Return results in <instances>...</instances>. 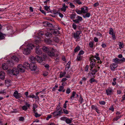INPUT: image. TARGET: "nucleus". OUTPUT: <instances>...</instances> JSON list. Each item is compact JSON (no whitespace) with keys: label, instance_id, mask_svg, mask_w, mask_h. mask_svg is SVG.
Wrapping results in <instances>:
<instances>
[{"label":"nucleus","instance_id":"1","mask_svg":"<svg viewBox=\"0 0 125 125\" xmlns=\"http://www.w3.org/2000/svg\"><path fill=\"white\" fill-rule=\"evenodd\" d=\"M34 47V45L32 44L29 43L28 45L26 48L24 49L23 51L24 54L28 55L30 54L31 52V50Z\"/></svg>","mask_w":125,"mask_h":125},{"label":"nucleus","instance_id":"2","mask_svg":"<svg viewBox=\"0 0 125 125\" xmlns=\"http://www.w3.org/2000/svg\"><path fill=\"white\" fill-rule=\"evenodd\" d=\"M82 20V17L78 16H77V19L75 20H73V21L75 22V23H73V25L72 26L73 28L75 30L77 28V26L75 23H79Z\"/></svg>","mask_w":125,"mask_h":125},{"label":"nucleus","instance_id":"3","mask_svg":"<svg viewBox=\"0 0 125 125\" xmlns=\"http://www.w3.org/2000/svg\"><path fill=\"white\" fill-rule=\"evenodd\" d=\"M56 50L53 48L49 47V49L48 52V54L50 57L54 56L55 55V52Z\"/></svg>","mask_w":125,"mask_h":125},{"label":"nucleus","instance_id":"4","mask_svg":"<svg viewBox=\"0 0 125 125\" xmlns=\"http://www.w3.org/2000/svg\"><path fill=\"white\" fill-rule=\"evenodd\" d=\"M118 66L117 64L116 63H113L110 64V68L112 71H114Z\"/></svg>","mask_w":125,"mask_h":125},{"label":"nucleus","instance_id":"5","mask_svg":"<svg viewBox=\"0 0 125 125\" xmlns=\"http://www.w3.org/2000/svg\"><path fill=\"white\" fill-rule=\"evenodd\" d=\"M81 33V32L80 31H77L76 33L73 34V37L75 39H79L80 37V35Z\"/></svg>","mask_w":125,"mask_h":125},{"label":"nucleus","instance_id":"6","mask_svg":"<svg viewBox=\"0 0 125 125\" xmlns=\"http://www.w3.org/2000/svg\"><path fill=\"white\" fill-rule=\"evenodd\" d=\"M18 69L21 72H24L25 71V69L22 65L19 64L17 66Z\"/></svg>","mask_w":125,"mask_h":125},{"label":"nucleus","instance_id":"7","mask_svg":"<svg viewBox=\"0 0 125 125\" xmlns=\"http://www.w3.org/2000/svg\"><path fill=\"white\" fill-rule=\"evenodd\" d=\"M29 68L31 71H35L37 68L36 64L34 62H32L30 64Z\"/></svg>","mask_w":125,"mask_h":125},{"label":"nucleus","instance_id":"8","mask_svg":"<svg viewBox=\"0 0 125 125\" xmlns=\"http://www.w3.org/2000/svg\"><path fill=\"white\" fill-rule=\"evenodd\" d=\"M13 96L16 99L20 98L21 96V95L17 91H15L13 94Z\"/></svg>","mask_w":125,"mask_h":125},{"label":"nucleus","instance_id":"9","mask_svg":"<svg viewBox=\"0 0 125 125\" xmlns=\"http://www.w3.org/2000/svg\"><path fill=\"white\" fill-rule=\"evenodd\" d=\"M11 63V62H9V63L8 64L6 63H3L2 66V68L4 70H7L8 68V66H10V64ZM11 63H12V62Z\"/></svg>","mask_w":125,"mask_h":125},{"label":"nucleus","instance_id":"10","mask_svg":"<svg viewBox=\"0 0 125 125\" xmlns=\"http://www.w3.org/2000/svg\"><path fill=\"white\" fill-rule=\"evenodd\" d=\"M19 72V71L16 68H14L12 69V73L13 75H16L18 74Z\"/></svg>","mask_w":125,"mask_h":125},{"label":"nucleus","instance_id":"11","mask_svg":"<svg viewBox=\"0 0 125 125\" xmlns=\"http://www.w3.org/2000/svg\"><path fill=\"white\" fill-rule=\"evenodd\" d=\"M96 60L95 59H93L91 60L90 62L91 64L90 66L91 68L93 69L95 64V62Z\"/></svg>","mask_w":125,"mask_h":125},{"label":"nucleus","instance_id":"12","mask_svg":"<svg viewBox=\"0 0 125 125\" xmlns=\"http://www.w3.org/2000/svg\"><path fill=\"white\" fill-rule=\"evenodd\" d=\"M36 54L39 55H40L42 53V51L41 50H40L39 49V45H38L36 46Z\"/></svg>","mask_w":125,"mask_h":125},{"label":"nucleus","instance_id":"13","mask_svg":"<svg viewBox=\"0 0 125 125\" xmlns=\"http://www.w3.org/2000/svg\"><path fill=\"white\" fill-rule=\"evenodd\" d=\"M82 13H85L88 12V7H83L81 8Z\"/></svg>","mask_w":125,"mask_h":125},{"label":"nucleus","instance_id":"14","mask_svg":"<svg viewBox=\"0 0 125 125\" xmlns=\"http://www.w3.org/2000/svg\"><path fill=\"white\" fill-rule=\"evenodd\" d=\"M112 89L110 88H108L106 90V94L107 95H111L112 93Z\"/></svg>","mask_w":125,"mask_h":125},{"label":"nucleus","instance_id":"15","mask_svg":"<svg viewBox=\"0 0 125 125\" xmlns=\"http://www.w3.org/2000/svg\"><path fill=\"white\" fill-rule=\"evenodd\" d=\"M35 60L40 63L42 61V58L41 57H40L38 55L36 56L35 57Z\"/></svg>","mask_w":125,"mask_h":125},{"label":"nucleus","instance_id":"16","mask_svg":"<svg viewBox=\"0 0 125 125\" xmlns=\"http://www.w3.org/2000/svg\"><path fill=\"white\" fill-rule=\"evenodd\" d=\"M42 49L44 52L48 53L49 49V47L48 48L46 46H44L42 48Z\"/></svg>","mask_w":125,"mask_h":125},{"label":"nucleus","instance_id":"17","mask_svg":"<svg viewBox=\"0 0 125 125\" xmlns=\"http://www.w3.org/2000/svg\"><path fill=\"white\" fill-rule=\"evenodd\" d=\"M23 66L25 69H28V68H29L30 64H29L28 62H25L24 63Z\"/></svg>","mask_w":125,"mask_h":125},{"label":"nucleus","instance_id":"18","mask_svg":"<svg viewBox=\"0 0 125 125\" xmlns=\"http://www.w3.org/2000/svg\"><path fill=\"white\" fill-rule=\"evenodd\" d=\"M54 31L53 32V34L55 36H57L60 34V31L57 29H53Z\"/></svg>","mask_w":125,"mask_h":125},{"label":"nucleus","instance_id":"19","mask_svg":"<svg viewBox=\"0 0 125 125\" xmlns=\"http://www.w3.org/2000/svg\"><path fill=\"white\" fill-rule=\"evenodd\" d=\"M12 59L15 62H18L19 61V59L18 58L15 56H13L11 57Z\"/></svg>","mask_w":125,"mask_h":125},{"label":"nucleus","instance_id":"20","mask_svg":"<svg viewBox=\"0 0 125 125\" xmlns=\"http://www.w3.org/2000/svg\"><path fill=\"white\" fill-rule=\"evenodd\" d=\"M5 76L4 73L3 71L0 72V78L1 79L3 80Z\"/></svg>","mask_w":125,"mask_h":125},{"label":"nucleus","instance_id":"21","mask_svg":"<svg viewBox=\"0 0 125 125\" xmlns=\"http://www.w3.org/2000/svg\"><path fill=\"white\" fill-rule=\"evenodd\" d=\"M62 7L61 8V11L65 12L66 10V8H68V6L65 5V3L63 4L62 5Z\"/></svg>","mask_w":125,"mask_h":125},{"label":"nucleus","instance_id":"22","mask_svg":"<svg viewBox=\"0 0 125 125\" xmlns=\"http://www.w3.org/2000/svg\"><path fill=\"white\" fill-rule=\"evenodd\" d=\"M73 119L71 118L70 119H69L67 117V118H66L65 120L66 122L68 124L71 123L72 122Z\"/></svg>","mask_w":125,"mask_h":125},{"label":"nucleus","instance_id":"23","mask_svg":"<svg viewBox=\"0 0 125 125\" xmlns=\"http://www.w3.org/2000/svg\"><path fill=\"white\" fill-rule=\"evenodd\" d=\"M44 41L47 44H51L52 43V41L51 40L48 39H46L44 40Z\"/></svg>","mask_w":125,"mask_h":125},{"label":"nucleus","instance_id":"24","mask_svg":"<svg viewBox=\"0 0 125 125\" xmlns=\"http://www.w3.org/2000/svg\"><path fill=\"white\" fill-rule=\"evenodd\" d=\"M45 35L46 37L47 38H50L52 37V34L50 32H47L45 33Z\"/></svg>","mask_w":125,"mask_h":125},{"label":"nucleus","instance_id":"25","mask_svg":"<svg viewBox=\"0 0 125 125\" xmlns=\"http://www.w3.org/2000/svg\"><path fill=\"white\" fill-rule=\"evenodd\" d=\"M113 61L114 62H115V63H117V64L118 63H120V59L117 58L114 59L113 60Z\"/></svg>","mask_w":125,"mask_h":125},{"label":"nucleus","instance_id":"26","mask_svg":"<svg viewBox=\"0 0 125 125\" xmlns=\"http://www.w3.org/2000/svg\"><path fill=\"white\" fill-rule=\"evenodd\" d=\"M75 94H76V92L75 91L73 92L72 95L71 96L70 99L72 100L74 98V96Z\"/></svg>","mask_w":125,"mask_h":125},{"label":"nucleus","instance_id":"27","mask_svg":"<svg viewBox=\"0 0 125 125\" xmlns=\"http://www.w3.org/2000/svg\"><path fill=\"white\" fill-rule=\"evenodd\" d=\"M119 48L120 49L123 48L124 46L123 43L121 42H120L118 43Z\"/></svg>","mask_w":125,"mask_h":125},{"label":"nucleus","instance_id":"28","mask_svg":"<svg viewBox=\"0 0 125 125\" xmlns=\"http://www.w3.org/2000/svg\"><path fill=\"white\" fill-rule=\"evenodd\" d=\"M41 40L40 39H37L34 42V47L35 46H35V44H36V45L37 44H38V43H39L40 42Z\"/></svg>","mask_w":125,"mask_h":125},{"label":"nucleus","instance_id":"29","mask_svg":"<svg viewBox=\"0 0 125 125\" xmlns=\"http://www.w3.org/2000/svg\"><path fill=\"white\" fill-rule=\"evenodd\" d=\"M99 54L98 53H96L95 55L94 56V57L96 58V59L98 60H100V58L99 57Z\"/></svg>","mask_w":125,"mask_h":125},{"label":"nucleus","instance_id":"30","mask_svg":"<svg viewBox=\"0 0 125 125\" xmlns=\"http://www.w3.org/2000/svg\"><path fill=\"white\" fill-rule=\"evenodd\" d=\"M53 40L56 42H58L59 41V39L58 37H54L53 39Z\"/></svg>","mask_w":125,"mask_h":125},{"label":"nucleus","instance_id":"31","mask_svg":"<svg viewBox=\"0 0 125 125\" xmlns=\"http://www.w3.org/2000/svg\"><path fill=\"white\" fill-rule=\"evenodd\" d=\"M76 14L75 13H72L70 15V18L71 19H74L75 18Z\"/></svg>","mask_w":125,"mask_h":125},{"label":"nucleus","instance_id":"32","mask_svg":"<svg viewBox=\"0 0 125 125\" xmlns=\"http://www.w3.org/2000/svg\"><path fill=\"white\" fill-rule=\"evenodd\" d=\"M86 13L85 16L83 15V17L84 18H85L86 17L88 18L90 16L91 14L90 13H88L87 12Z\"/></svg>","mask_w":125,"mask_h":125},{"label":"nucleus","instance_id":"33","mask_svg":"<svg viewBox=\"0 0 125 125\" xmlns=\"http://www.w3.org/2000/svg\"><path fill=\"white\" fill-rule=\"evenodd\" d=\"M82 56L78 55L77 57V60L78 61H80L82 59Z\"/></svg>","mask_w":125,"mask_h":125},{"label":"nucleus","instance_id":"34","mask_svg":"<svg viewBox=\"0 0 125 125\" xmlns=\"http://www.w3.org/2000/svg\"><path fill=\"white\" fill-rule=\"evenodd\" d=\"M80 48L79 46L76 47L74 50L75 52H76L78 51L80 49Z\"/></svg>","mask_w":125,"mask_h":125},{"label":"nucleus","instance_id":"35","mask_svg":"<svg viewBox=\"0 0 125 125\" xmlns=\"http://www.w3.org/2000/svg\"><path fill=\"white\" fill-rule=\"evenodd\" d=\"M97 70L96 69H94L92 70V72L93 73H91L92 75H94L97 72Z\"/></svg>","mask_w":125,"mask_h":125},{"label":"nucleus","instance_id":"36","mask_svg":"<svg viewBox=\"0 0 125 125\" xmlns=\"http://www.w3.org/2000/svg\"><path fill=\"white\" fill-rule=\"evenodd\" d=\"M109 33L110 34H114L113 30L112 28H110Z\"/></svg>","mask_w":125,"mask_h":125},{"label":"nucleus","instance_id":"37","mask_svg":"<svg viewBox=\"0 0 125 125\" xmlns=\"http://www.w3.org/2000/svg\"><path fill=\"white\" fill-rule=\"evenodd\" d=\"M74 2L77 3L79 5L81 4H82V2H81L80 0H73Z\"/></svg>","mask_w":125,"mask_h":125},{"label":"nucleus","instance_id":"38","mask_svg":"<svg viewBox=\"0 0 125 125\" xmlns=\"http://www.w3.org/2000/svg\"><path fill=\"white\" fill-rule=\"evenodd\" d=\"M38 35L40 36H41L44 34V33L42 31H41L37 33Z\"/></svg>","mask_w":125,"mask_h":125},{"label":"nucleus","instance_id":"39","mask_svg":"<svg viewBox=\"0 0 125 125\" xmlns=\"http://www.w3.org/2000/svg\"><path fill=\"white\" fill-rule=\"evenodd\" d=\"M42 7L40 6V7L39 10L42 13L44 14L45 15H46V13L43 10H42Z\"/></svg>","mask_w":125,"mask_h":125},{"label":"nucleus","instance_id":"40","mask_svg":"<svg viewBox=\"0 0 125 125\" xmlns=\"http://www.w3.org/2000/svg\"><path fill=\"white\" fill-rule=\"evenodd\" d=\"M75 11L78 14H80L82 13L81 11V10H80L78 9H76L75 10Z\"/></svg>","mask_w":125,"mask_h":125},{"label":"nucleus","instance_id":"41","mask_svg":"<svg viewBox=\"0 0 125 125\" xmlns=\"http://www.w3.org/2000/svg\"><path fill=\"white\" fill-rule=\"evenodd\" d=\"M89 45L90 48H92L94 46L93 43L92 42H90L89 43Z\"/></svg>","mask_w":125,"mask_h":125},{"label":"nucleus","instance_id":"42","mask_svg":"<svg viewBox=\"0 0 125 125\" xmlns=\"http://www.w3.org/2000/svg\"><path fill=\"white\" fill-rule=\"evenodd\" d=\"M120 63H122L124 62L125 61V58H123L121 59H120Z\"/></svg>","mask_w":125,"mask_h":125},{"label":"nucleus","instance_id":"43","mask_svg":"<svg viewBox=\"0 0 125 125\" xmlns=\"http://www.w3.org/2000/svg\"><path fill=\"white\" fill-rule=\"evenodd\" d=\"M35 97V96L34 94H31L28 97V98H34Z\"/></svg>","mask_w":125,"mask_h":125},{"label":"nucleus","instance_id":"44","mask_svg":"<svg viewBox=\"0 0 125 125\" xmlns=\"http://www.w3.org/2000/svg\"><path fill=\"white\" fill-rule=\"evenodd\" d=\"M34 116L36 117H38L41 116V115L37 113L36 112Z\"/></svg>","mask_w":125,"mask_h":125},{"label":"nucleus","instance_id":"45","mask_svg":"<svg viewBox=\"0 0 125 125\" xmlns=\"http://www.w3.org/2000/svg\"><path fill=\"white\" fill-rule=\"evenodd\" d=\"M61 110L62 111V109L61 107L59 105H58L56 107V110L57 111H60Z\"/></svg>","mask_w":125,"mask_h":125},{"label":"nucleus","instance_id":"46","mask_svg":"<svg viewBox=\"0 0 125 125\" xmlns=\"http://www.w3.org/2000/svg\"><path fill=\"white\" fill-rule=\"evenodd\" d=\"M64 75L62 72H60V78H62L64 77Z\"/></svg>","mask_w":125,"mask_h":125},{"label":"nucleus","instance_id":"47","mask_svg":"<svg viewBox=\"0 0 125 125\" xmlns=\"http://www.w3.org/2000/svg\"><path fill=\"white\" fill-rule=\"evenodd\" d=\"M64 87L62 86H60L59 87V89L58 90L59 92H61L62 91V90L63 89Z\"/></svg>","mask_w":125,"mask_h":125},{"label":"nucleus","instance_id":"48","mask_svg":"<svg viewBox=\"0 0 125 125\" xmlns=\"http://www.w3.org/2000/svg\"><path fill=\"white\" fill-rule=\"evenodd\" d=\"M58 114L59 116H60L61 115V113H62V110H60V111H57L56 110L55 111Z\"/></svg>","mask_w":125,"mask_h":125},{"label":"nucleus","instance_id":"49","mask_svg":"<svg viewBox=\"0 0 125 125\" xmlns=\"http://www.w3.org/2000/svg\"><path fill=\"white\" fill-rule=\"evenodd\" d=\"M22 108L23 110L25 111L27 110L28 107L24 105L22 107Z\"/></svg>","mask_w":125,"mask_h":125},{"label":"nucleus","instance_id":"50","mask_svg":"<svg viewBox=\"0 0 125 125\" xmlns=\"http://www.w3.org/2000/svg\"><path fill=\"white\" fill-rule=\"evenodd\" d=\"M24 118L23 117L21 116L20 117L19 120L21 121H23L24 120Z\"/></svg>","mask_w":125,"mask_h":125},{"label":"nucleus","instance_id":"51","mask_svg":"<svg viewBox=\"0 0 125 125\" xmlns=\"http://www.w3.org/2000/svg\"><path fill=\"white\" fill-rule=\"evenodd\" d=\"M84 53V52L83 51L81 50L80 51L78 54V55H81L83 54Z\"/></svg>","mask_w":125,"mask_h":125},{"label":"nucleus","instance_id":"52","mask_svg":"<svg viewBox=\"0 0 125 125\" xmlns=\"http://www.w3.org/2000/svg\"><path fill=\"white\" fill-rule=\"evenodd\" d=\"M48 22L47 21H45L43 22V24L45 26H48Z\"/></svg>","mask_w":125,"mask_h":125},{"label":"nucleus","instance_id":"53","mask_svg":"<svg viewBox=\"0 0 125 125\" xmlns=\"http://www.w3.org/2000/svg\"><path fill=\"white\" fill-rule=\"evenodd\" d=\"M52 114H53V115L54 117H56V116H59L58 114H57V113L55 111L53 112Z\"/></svg>","mask_w":125,"mask_h":125},{"label":"nucleus","instance_id":"54","mask_svg":"<svg viewBox=\"0 0 125 125\" xmlns=\"http://www.w3.org/2000/svg\"><path fill=\"white\" fill-rule=\"evenodd\" d=\"M89 81L91 83H92L94 82L95 79L94 78H92L89 80Z\"/></svg>","mask_w":125,"mask_h":125},{"label":"nucleus","instance_id":"55","mask_svg":"<svg viewBox=\"0 0 125 125\" xmlns=\"http://www.w3.org/2000/svg\"><path fill=\"white\" fill-rule=\"evenodd\" d=\"M66 93L67 94H69L70 92V88H67L66 91Z\"/></svg>","mask_w":125,"mask_h":125},{"label":"nucleus","instance_id":"56","mask_svg":"<svg viewBox=\"0 0 125 125\" xmlns=\"http://www.w3.org/2000/svg\"><path fill=\"white\" fill-rule=\"evenodd\" d=\"M64 113L65 114H68V111L66 109H64L63 110Z\"/></svg>","mask_w":125,"mask_h":125},{"label":"nucleus","instance_id":"57","mask_svg":"<svg viewBox=\"0 0 125 125\" xmlns=\"http://www.w3.org/2000/svg\"><path fill=\"white\" fill-rule=\"evenodd\" d=\"M91 108L92 109L95 110L97 108L96 106L94 105H92L91 106Z\"/></svg>","mask_w":125,"mask_h":125},{"label":"nucleus","instance_id":"58","mask_svg":"<svg viewBox=\"0 0 125 125\" xmlns=\"http://www.w3.org/2000/svg\"><path fill=\"white\" fill-rule=\"evenodd\" d=\"M59 58H57L55 60V62L56 64H57L59 62Z\"/></svg>","mask_w":125,"mask_h":125},{"label":"nucleus","instance_id":"59","mask_svg":"<svg viewBox=\"0 0 125 125\" xmlns=\"http://www.w3.org/2000/svg\"><path fill=\"white\" fill-rule=\"evenodd\" d=\"M99 5L98 2H97L94 4L93 5L94 7H96Z\"/></svg>","mask_w":125,"mask_h":125},{"label":"nucleus","instance_id":"60","mask_svg":"<svg viewBox=\"0 0 125 125\" xmlns=\"http://www.w3.org/2000/svg\"><path fill=\"white\" fill-rule=\"evenodd\" d=\"M66 118H67V117H61V120L65 121L66 120Z\"/></svg>","mask_w":125,"mask_h":125},{"label":"nucleus","instance_id":"61","mask_svg":"<svg viewBox=\"0 0 125 125\" xmlns=\"http://www.w3.org/2000/svg\"><path fill=\"white\" fill-rule=\"evenodd\" d=\"M48 26H49L50 27H52L53 28H54V26H53L52 25L51 23H50L48 22Z\"/></svg>","mask_w":125,"mask_h":125},{"label":"nucleus","instance_id":"62","mask_svg":"<svg viewBox=\"0 0 125 125\" xmlns=\"http://www.w3.org/2000/svg\"><path fill=\"white\" fill-rule=\"evenodd\" d=\"M112 35V39L113 40H115L116 39V38L115 36V34H111Z\"/></svg>","mask_w":125,"mask_h":125},{"label":"nucleus","instance_id":"63","mask_svg":"<svg viewBox=\"0 0 125 125\" xmlns=\"http://www.w3.org/2000/svg\"><path fill=\"white\" fill-rule=\"evenodd\" d=\"M70 65H69V64H66V65L65 66V70L67 68L68 69H69L70 68Z\"/></svg>","mask_w":125,"mask_h":125},{"label":"nucleus","instance_id":"64","mask_svg":"<svg viewBox=\"0 0 125 125\" xmlns=\"http://www.w3.org/2000/svg\"><path fill=\"white\" fill-rule=\"evenodd\" d=\"M109 109L110 110H111L112 111H114V109L113 107V105H112L111 107H110L109 108Z\"/></svg>","mask_w":125,"mask_h":125}]
</instances>
